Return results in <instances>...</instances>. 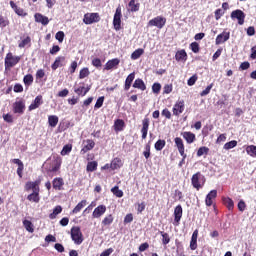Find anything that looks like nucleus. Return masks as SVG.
<instances>
[{
	"label": "nucleus",
	"mask_w": 256,
	"mask_h": 256,
	"mask_svg": "<svg viewBox=\"0 0 256 256\" xmlns=\"http://www.w3.org/2000/svg\"><path fill=\"white\" fill-rule=\"evenodd\" d=\"M25 100L23 98H18L13 104H12V111L15 115H23L25 113Z\"/></svg>",
	"instance_id": "f257e3e1"
},
{
	"label": "nucleus",
	"mask_w": 256,
	"mask_h": 256,
	"mask_svg": "<svg viewBox=\"0 0 256 256\" xmlns=\"http://www.w3.org/2000/svg\"><path fill=\"white\" fill-rule=\"evenodd\" d=\"M71 239L74 241L75 245H81L83 243V233L81 228L74 226L71 228Z\"/></svg>",
	"instance_id": "f03ea898"
},
{
	"label": "nucleus",
	"mask_w": 256,
	"mask_h": 256,
	"mask_svg": "<svg viewBox=\"0 0 256 256\" xmlns=\"http://www.w3.org/2000/svg\"><path fill=\"white\" fill-rule=\"evenodd\" d=\"M20 61V56H14L13 53H8L5 57V69H11V67H15V65H17V63Z\"/></svg>",
	"instance_id": "7ed1b4c3"
},
{
	"label": "nucleus",
	"mask_w": 256,
	"mask_h": 256,
	"mask_svg": "<svg viewBox=\"0 0 256 256\" xmlns=\"http://www.w3.org/2000/svg\"><path fill=\"white\" fill-rule=\"evenodd\" d=\"M100 20L99 13H86L83 18V23H85V25H93V23H99Z\"/></svg>",
	"instance_id": "20e7f679"
},
{
	"label": "nucleus",
	"mask_w": 256,
	"mask_h": 256,
	"mask_svg": "<svg viewBox=\"0 0 256 256\" xmlns=\"http://www.w3.org/2000/svg\"><path fill=\"white\" fill-rule=\"evenodd\" d=\"M165 23H167V19L162 16H157L154 19H151L148 22L149 27H157L158 29H163L165 27Z\"/></svg>",
	"instance_id": "39448f33"
},
{
	"label": "nucleus",
	"mask_w": 256,
	"mask_h": 256,
	"mask_svg": "<svg viewBox=\"0 0 256 256\" xmlns=\"http://www.w3.org/2000/svg\"><path fill=\"white\" fill-rule=\"evenodd\" d=\"M204 179L205 177H203L200 174V172H197L196 174H194L191 178V183L194 189H197V191H199L203 187V184H201V181H203Z\"/></svg>",
	"instance_id": "423d86ee"
},
{
	"label": "nucleus",
	"mask_w": 256,
	"mask_h": 256,
	"mask_svg": "<svg viewBox=\"0 0 256 256\" xmlns=\"http://www.w3.org/2000/svg\"><path fill=\"white\" fill-rule=\"evenodd\" d=\"M121 17H122L121 6H118L116 8V12L113 18V26L116 31H119L121 29Z\"/></svg>",
	"instance_id": "0eeeda50"
},
{
	"label": "nucleus",
	"mask_w": 256,
	"mask_h": 256,
	"mask_svg": "<svg viewBox=\"0 0 256 256\" xmlns=\"http://www.w3.org/2000/svg\"><path fill=\"white\" fill-rule=\"evenodd\" d=\"M231 19H237L238 25H243L245 23V12L243 10H234L230 15Z\"/></svg>",
	"instance_id": "6e6552de"
},
{
	"label": "nucleus",
	"mask_w": 256,
	"mask_h": 256,
	"mask_svg": "<svg viewBox=\"0 0 256 256\" xmlns=\"http://www.w3.org/2000/svg\"><path fill=\"white\" fill-rule=\"evenodd\" d=\"M185 111V101L183 100H178L172 109L173 115H175L176 117H179L181 115V113H183Z\"/></svg>",
	"instance_id": "1a4fd4ad"
},
{
	"label": "nucleus",
	"mask_w": 256,
	"mask_h": 256,
	"mask_svg": "<svg viewBox=\"0 0 256 256\" xmlns=\"http://www.w3.org/2000/svg\"><path fill=\"white\" fill-rule=\"evenodd\" d=\"M95 147V141L91 139H87L83 141V147L81 149L82 155H85V153H88V151H91Z\"/></svg>",
	"instance_id": "9d476101"
},
{
	"label": "nucleus",
	"mask_w": 256,
	"mask_h": 256,
	"mask_svg": "<svg viewBox=\"0 0 256 256\" xmlns=\"http://www.w3.org/2000/svg\"><path fill=\"white\" fill-rule=\"evenodd\" d=\"M174 143H175L181 157H187V154H185V144H183V139H181L180 137H176L174 139Z\"/></svg>",
	"instance_id": "9b49d317"
},
{
	"label": "nucleus",
	"mask_w": 256,
	"mask_h": 256,
	"mask_svg": "<svg viewBox=\"0 0 256 256\" xmlns=\"http://www.w3.org/2000/svg\"><path fill=\"white\" fill-rule=\"evenodd\" d=\"M41 105H43V96L38 95V96H36L34 101L30 104V106L28 107V110L35 111V109H39V107H41Z\"/></svg>",
	"instance_id": "f8f14e48"
},
{
	"label": "nucleus",
	"mask_w": 256,
	"mask_h": 256,
	"mask_svg": "<svg viewBox=\"0 0 256 256\" xmlns=\"http://www.w3.org/2000/svg\"><path fill=\"white\" fill-rule=\"evenodd\" d=\"M181 217H183V207L178 205L174 209V225H179L181 222Z\"/></svg>",
	"instance_id": "ddd939ff"
},
{
	"label": "nucleus",
	"mask_w": 256,
	"mask_h": 256,
	"mask_svg": "<svg viewBox=\"0 0 256 256\" xmlns=\"http://www.w3.org/2000/svg\"><path fill=\"white\" fill-rule=\"evenodd\" d=\"M105 211H107V207L105 205H99L96 207L92 213V217L94 219H99L102 215H105Z\"/></svg>",
	"instance_id": "4468645a"
},
{
	"label": "nucleus",
	"mask_w": 256,
	"mask_h": 256,
	"mask_svg": "<svg viewBox=\"0 0 256 256\" xmlns=\"http://www.w3.org/2000/svg\"><path fill=\"white\" fill-rule=\"evenodd\" d=\"M63 185H65V181L61 177L54 178L52 181V187L55 191H63Z\"/></svg>",
	"instance_id": "2eb2a0df"
},
{
	"label": "nucleus",
	"mask_w": 256,
	"mask_h": 256,
	"mask_svg": "<svg viewBox=\"0 0 256 256\" xmlns=\"http://www.w3.org/2000/svg\"><path fill=\"white\" fill-rule=\"evenodd\" d=\"M229 37H231L229 32H222L216 37V45H221L226 41H229Z\"/></svg>",
	"instance_id": "dca6fc26"
},
{
	"label": "nucleus",
	"mask_w": 256,
	"mask_h": 256,
	"mask_svg": "<svg viewBox=\"0 0 256 256\" xmlns=\"http://www.w3.org/2000/svg\"><path fill=\"white\" fill-rule=\"evenodd\" d=\"M11 162L14 163L15 165H18L17 175L21 179L23 177V169H25V165L23 164V161L15 158V159H12Z\"/></svg>",
	"instance_id": "f3484780"
},
{
	"label": "nucleus",
	"mask_w": 256,
	"mask_h": 256,
	"mask_svg": "<svg viewBox=\"0 0 256 256\" xmlns=\"http://www.w3.org/2000/svg\"><path fill=\"white\" fill-rule=\"evenodd\" d=\"M217 198V190H212L210 191L205 199V203L207 207H211L213 205V199Z\"/></svg>",
	"instance_id": "a211bd4d"
},
{
	"label": "nucleus",
	"mask_w": 256,
	"mask_h": 256,
	"mask_svg": "<svg viewBox=\"0 0 256 256\" xmlns=\"http://www.w3.org/2000/svg\"><path fill=\"white\" fill-rule=\"evenodd\" d=\"M10 7L13 9V11H15L17 15H19V17H27V13L25 12V10H23V8L18 7L14 1H10Z\"/></svg>",
	"instance_id": "6ab92c4d"
},
{
	"label": "nucleus",
	"mask_w": 256,
	"mask_h": 256,
	"mask_svg": "<svg viewBox=\"0 0 256 256\" xmlns=\"http://www.w3.org/2000/svg\"><path fill=\"white\" fill-rule=\"evenodd\" d=\"M142 139H147V133H149V118H144L142 121Z\"/></svg>",
	"instance_id": "aec40b11"
},
{
	"label": "nucleus",
	"mask_w": 256,
	"mask_h": 256,
	"mask_svg": "<svg viewBox=\"0 0 256 256\" xmlns=\"http://www.w3.org/2000/svg\"><path fill=\"white\" fill-rule=\"evenodd\" d=\"M74 91L77 95H82V97H85L87 95V93H89V91H91V87L90 86L85 87V84L82 83V85L78 88H75Z\"/></svg>",
	"instance_id": "412c9836"
},
{
	"label": "nucleus",
	"mask_w": 256,
	"mask_h": 256,
	"mask_svg": "<svg viewBox=\"0 0 256 256\" xmlns=\"http://www.w3.org/2000/svg\"><path fill=\"white\" fill-rule=\"evenodd\" d=\"M63 63H65V56H58L51 66L52 70L57 71L59 67H63Z\"/></svg>",
	"instance_id": "4be33fe9"
},
{
	"label": "nucleus",
	"mask_w": 256,
	"mask_h": 256,
	"mask_svg": "<svg viewBox=\"0 0 256 256\" xmlns=\"http://www.w3.org/2000/svg\"><path fill=\"white\" fill-rule=\"evenodd\" d=\"M119 63H121V60H119L118 58H114L112 60H109L106 64L104 69L106 71H111V69H114V67H117L119 65Z\"/></svg>",
	"instance_id": "5701e85b"
},
{
	"label": "nucleus",
	"mask_w": 256,
	"mask_h": 256,
	"mask_svg": "<svg viewBox=\"0 0 256 256\" xmlns=\"http://www.w3.org/2000/svg\"><path fill=\"white\" fill-rule=\"evenodd\" d=\"M34 19L36 23H41L42 25H49V18L47 16H43L41 13H36L34 15Z\"/></svg>",
	"instance_id": "b1692460"
},
{
	"label": "nucleus",
	"mask_w": 256,
	"mask_h": 256,
	"mask_svg": "<svg viewBox=\"0 0 256 256\" xmlns=\"http://www.w3.org/2000/svg\"><path fill=\"white\" fill-rule=\"evenodd\" d=\"M133 81H135V72H132L127 76V78L125 80V85H124L125 91H129V89H131V85H132Z\"/></svg>",
	"instance_id": "393cba45"
},
{
	"label": "nucleus",
	"mask_w": 256,
	"mask_h": 256,
	"mask_svg": "<svg viewBox=\"0 0 256 256\" xmlns=\"http://www.w3.org/2000/svg\"><path fill=\"white\" fill-rule=\"evenodd\" d=\"M197 237H199V230H195L192 234L191 241H190L191 251H195V249H197Z\"/></svg>",
	"instance_id": "a878e982"
},
{
	"label": "nucleus",
	"mask_w": 256,
	"mask_h": 256,
	"mask_svg": "<svg viewBox=\"0 0 256 256\" xmlns=\"http://www.w3.org/2000/svg\"><path fill=\"white\" fill-rule=\"evenodd\" d=\"M175 59H176V61L185 63V61H187V52L185 51V49L177 51L175 54Z\"/></svg>",
	"instance_id": "bb28decb"
},
{
	"label": "nucleus",
	"mask_w": 256,
	"mask_h": 256,
	"mask_svg": "<svg viewBox=\"0 0 256 256\" xmlns=\"http://www.w3.org/2000/svg\"><path fill=\"white\" fill-rule=\"evenodd\" d=\"M182 137L189 145L195 141V134L193 132H183Z\"/></svg>",
	"instance_id": "cd10ccee"
},
{
	"label": "nucleus",
	"mask_w": 256,
	"mask_h": 256,
	"mask_svg": "<svg viewBox=\"0 0 256 256\" xmlns=\"http://www.w3.org/2000/svg\"><path fill=\"white\" fill-rule=\"evenodd\" d=\"M31 189L33 193L39 192V182L35 181L26 183V191H31Z\"/></svg>",
	"instance_id": "c85d7f7f"
},
{
	"label": "nucleus",
	"mask_w": 256,
	"mask_h": 256,
	"mask_svg": "<svg viewBox=\"0 0 256 256\" xmlns=\"http://www.w3.org/2000/svg\"><path fill=\"white\" fill-rule=\"evenodd\" d=\"M121 167H123V162L120 160V158H114L111 161L110 169L113 171H115V169H121Z\"/></svg>",
	"instance_id": "c756f323"
},
{
	"label": "nucleus",
	"mask_w": 256,
	"mask_h": 256,
	"mask_svg": "<svg viewBox=\"0 0 256 256\" xmlns=\"http://www.w3.org/2000/svg\"><path fill=\"white\" fill-rule=\"evenodd\" d=\"M87 205V200H82L79 202L75 208L72 210L73 215H77V213H80L81 210Z\"/></svg>",
	"instance_id": "7c9ffc66"
},
{
	"label": "nucleus",
	"mask_w": 256,
	"mask_h": 256,
	"mask_svg": "<svg viewBox=\"0 0 256 256\" xmlns=\"http://www.w3.org/2000/svg\"><path fill=\"white\" fill-rule=\"evenodd\" d=\"M134 89H140V91H145L147 89V86H145V82L141 79H136L133 84Z\"/></svg>",
	"instance_id": "2f4dec72"
},
{
	"label": "nucleus",
	"mask_w": 256,
	"mask_h": 256,
	"mask_svg": "<svg viewBox=\"0 0 256 256\" xmlns=\"http://www.w3.org/2000/svg\"><path fill=\"white\" fill-rule=\"evenodd\" d=\"M28 201H31L32 203H39V192H32L30 195L27 196Z\"/></svg>",
	"instance_id": "473e14b6"
},
{
	"label": "nucleus",
	"mask_w": 256,
	"mask_h": 256,
	"mask_svg": "<svg viewBox=\"0 0 256 256\" xmlns=\"http://www.w3.org/2000/svg\"><path fill=\"white\" fill-rule=\"evenodd\" d=\"M63 211V207L61 206H56L53 209V212L49 215V219H57V215H59Z\"/></svg>",
	"instance_id": "72a5a7b5"
},
{
	"label": "nucleus",
	"mask_w": 256,
	"mask_h": 256,
	"mask_svg": "<svg viewBox=\"0 0 256 256\" xmlns=\"http://www.w3.org/2000/svg\"><path fill=\"white\" fill-rule=\"evenodd\" d=\"M48 123L50 127H57V123H59V117H57L56 115L49 116Z\"/></svg>",
	"instance_id": "f704fd0d"
},
{
	"label": "nucleus",
	"mask_w": 256,
	"mask_h": 256,
	"mask_svg": "<svg viewBox=\"0 0 256 256\" xmlns=\"http://www.w3.org/2000/svg\"><path fill=\"white\" fill-rule=\"evenodd\" d=\"M123 127H125V122L122 119H118L114 123L115 131H123Z\"/></svg>",
	"instance_id": "c9c22d12"
},
{
	"label": "nucleus",
	"mask_w": 256,
	"mask_h": 256,
	"mask_svg": "<svg viewBox=\"0 0 256 256\" xmlns=\"http://www.w3.org/2000/svg\"><path fill=\"white\" fill-rule=\"evenodd\" d=\"M97 165V161L88 162L86 171H88V173H93V171H97Z\"/></svg>",
	"instance_id": "e433bc0d"
},
{
	"label": "nucleus",
	"mask_w": 256,
	"mask_h": 256,
	"mask_svg": "<svg viewBox=\"0 0 256 256\" xmlns=\"http://www.w3.org/2000/svg\"><path fill=\"white\" fill-rule=\"evenodd\" d=\"M143 53H145V51L141 48L135 50L132 54H131V59L133 61H137V59H139V57H141V55H143Z\"/></svg>",
	"instance_id": "4c0bfd02"
},
{
	"label": "nucleus",
	"mask_w": 256,
	"mask_h": 256,
	"mask_svg": "<svg viewBox=\"0 0 256 256\" xmlns=\"http://www.w3.org/2000/svg\"><path fill=\"white\" fill-rule=\"evenodd\" d=\"M23 226L25 227L26 231H28V233H33V231H35L33 228V223L29 220H24Z\"/></svg>",
	"instance_id": "58836bf2"
},
{
	"label": "nucleus",
	"mask_w": 256,
	"mask_h": 256,
	"mask_svg": "<svg viewBox=\"0 0 256 256\" xmlns=\"http://www.w3.org/2000/svg\"><path fill=\"white\" fill-rule=\"evenodd\" d=\"M128 7H129L128 10L132 11L133 13L139 10V3L135 2V0H131L128 4Z\"/></svg>",
	"instance_id": "ea45409f"
},
{
	"label": "nucleus",
	"mask_w": 256,
	"mask_h": 256,
	"mask_svg": "<svg viewBox=\"0 0 256 256\" xmlns=\"http://www.w3.org/2000/svg\"><path fill=\"white\" fill-rule=\"evenodd\" d=\"M246 153L247 155H250V157H256V146L255 145L247 146Z\"/></svg>",
	"instance_id": "a19ab883"
},
{
	"label": "nucleus",
	"mask_w": 256,
	"mask_h": 256,
	"mask_svg": "<svg viewBox=\"0 0 256 256\" xmlns=\"http://www.w3.org/2000/svg\"><path fill=\"white\" fill-rule=\"evenodd\" d=\"M30 44H31V37L27 36L21 42H19L18 47L20 49H23V48L27 47V45H30Z\"/></svg>",
	"instance_id": "79ce46f5"
},
{
	"label": "nucleus",
	"mask_w": 256,
	"mask_h": 256,
	"mask_svg": "<svg viewBox=\"0 0 256 256\" xmlns=\"http://www.w3.org/2000/svg\"><path fill=\"white\" fill-rule=\"evenodd\" d=\"M111 193H113L115 197H118V198L123 197V190H120L119 186H114L113 188H111Z\"/></svg>",
	"instance_id": "37998d69"
},
{
	"label": "nucleus",
	"mask_w": 256,
	"mask_h": 256,
	"mask_svg": "<svg viewBox=\"0 0 256 256\" xmlns=\"http://www.w3.org/2000/svg\"><path fill=\"white\" fill-rule=\"evenodd\" d=\"M167 143L165 142V140H158L155 144L154 147L156 149V151H163V148L165 147Z\"/></svg>",
	"instance_id": "c03bdc74"
},
{
	"label": "nucleus",
	"mask_w": 256,
	"mask_h": 256,
	"mask_svg": "<svg viewBox=\"0 0 256 256\" xmlns=\"http://www.w3.org/2000/svg\"><path fill=\"white\" fill-rule=\"evenodd\" d=\"M90 74L91 72H89V68L85 67L80 70L79 79H85L86 77H89Z\"/></svg>",
	"instance_id": "a18cd8bd"
},
{
	"label": "nucleus",
	"mask_w": 256,
	"mask_h": 256,
	"mask_svg": "<svg viewBox=\"0 0 256 256\" xmlns=\"http://www.w3.org/2000/svg\"><path fill=\"white\" fill-rule=\"evenodd\" d=\"M235 147H237V141L236 140H232L230 142H227L226 144H224V149L226 151H229V149H235Z\"/></svg>",
	"instance_id": "49530a36"
},
{
	"label": "nucleus",
	"mask_w": 256,
	"mask_h": 256,
	"mask_svg": "<svg viewBox=\"0 0 256 256\" xmlns=\"http://www.w3.org/2000/svg\"><path fill=\"white\" fill-rule=\"evenodd\" d=\"M224 204L229 209V211H233V208L235 207V203L233 202V200L231 198H225Z\"/></svg>",
	"instance_id": "de8ad7c7"
},
{
	"label": "nucleus",
	"mask_w": 256,
	"mask_h": 256,
	"mask_svg": "<svg viewBox=\"0 0 256 256\" xmlns=\"http://www.w3.org/2000/svg\"><path fill=\"white\" fill-rule=\"evenodd\" d=\"M209 153V148L202 146L197 151V157H203V155H207Z\"/></svg>",
	"instance_id": "09e8293b"
},
{
	"label": "nucleus",
	"mask_w": 256,
	"mask_h": 256,
	"mask_svg": "<svg viewBox=\"0 0 256 256\" xmlns=\"http://www.w3.org/2000/svg\"><path fill=\"white\" fill-rule=\"evenodd\" d=\"M23 81H24V84L29 87V85L33 84V75L27 74L26 76H24Z\"/></svg>",
	"instance_id": "8fccbe9b"
},
{
	"label": "nucleus",
	"mask_w": 256,
	"mask_h": 256,
	"mask_svg": "<svg viewBox=\"0 0 256 256\" xmlns=\"http://www.w3.org/2000/svg\"><path fill=\"white\" fill-rule=\"evenodd\" d=\"M55 39H57V41H59V43H63V41L65 39V32L64 31H58L55 35Z\"/></svg>",
	"instance_id": "3c124183"
},
{
	"label": "nucleus",
	"mask_w": 256,
	"mask_h": 256,
	"mask_svg": "<svg viewBox=\"0 0 256 256\" xmlns=\"http://www.w3.org/2000/svg\"><path fill=\"white\" fill-rule=\"evenodd\" d=\"M73 149V147L69 144L65 145L61 151V155L65 156V155H69V153H71V150Z\"/></svg>",
	"instance_id": "603ef678"
},
{
	"label": "nucleus",
	"mask_w": 256,
	"mask_h": 256,
	"mask_svg": "<svg viewBox=\"0 0 256 256\" xmlns=\"http://www.w3.org/2000/svg\"><path fill=\"white\" fill-rule=\"evenodd\" d=\"M105 101V97L101 96L97 99L96 103H95V109H101V107H103V102Z\"/></svg>",
	"instance_id": "864d4df0"
},
{
	"label": "nucleus",
	"mask_w": 256,
	"mask_h": 256,
	"mask_svg": "<svg viewBox=\"0 0 256 256\" xmlns=\"http://www.w3.org/2000/svg\"><path fill=\"white\" fill-rule=\"evenodd\" d=\"M211 89H213V84H210L206 87L205 90H203L201 93H200V96L201 97H205L207 95H209V93H211Z\"/></svg>",
	"instance_id": "5fc2aeb1"
},
{
	"label": "nucleus",
	"mask_w": 256,
	"mask_h": 256,
	"mask_svg": "<svg viewBox=\"0 0 256 256\" xmlns=\"http://www.w3.org/2000/svg\"><path fill=\"white\" fill-rule=\"evenodd\" d=\"M143 155L145 159H149V157H151V145L147 144L145 146V151L143 152Z\"/></svg>",
	"instance_id": "6e6d98bb"
},
{
	"label": "nucleus",
	"mask_w": 256,
	"mask_h": 256,
	"mask_svg": "<svg viewBox=\"0 0 256 256\" xmlns=\"http://www.w3.org/2000/svg\"><path fill=\"white\" fill-rule=\"evenodd\" d=\"M111 223H113V215L106 216L102 221V225H111Z\"/></svg>",
	"instance_id": "4d7b16f0"
},
{
	"label": "nucleus",
	"mask_w": 256,
	"mask_h": 256,
	"mask_svg": "<svg viewBox=\"0 0 256 256\" xmlns=\"http://www.w3.org/2000/svg\"><path fill=\"white\" fill-rule=\"evenodd\" d=\"M190 49L193 53H199V43L197 42H192L190 44Z\"/></svg>",
	"instance_id": "13d9d810"
},
{
	"label": "nucleus",
	"mask_w": 256,
	"mask_h": 256,
	"mask_svg": "<svg viewBox=\"0 0 256 256\" xmlns=\"http://www.w3.org/2000/svg\"><path fill=\"white\" fill-rule=\"evenodd\" d=\"M169 241H171V238H169V234L162 233V243H163V245H169Z\"/></svg>",
	"instance_id": "bf43d9fd"
},
{
	"label": "nucleus",
	"mask_w": 256,
	"mask_h": 256,
	"mask_svg": "<svg viewBox=\"0 0 256 256\" xmlns=\"http://www.w3.org/2000/svg\"><path fill=\"white\" fill-rule=\"evenodd\" d=\"M195 83H197V75H193L188 79L187 85H189V87H193V85H195Z\"/></svg>",
	"instance_id": "052dcab7"
},
{
	"label": "nucleus",
	"mask_w": 256,
	"mask_h": 256,
	"mask_svg": "<svg viewBox=\"0 0 256 256\" xmlns=\"http://www.w3.org/2000/svg\"><path fill=\"white\" fill-rule=\"evenodd\" d=\"M9 25V20L3 16H0V27L5 28Z\"/></svg>",
	"instance_id": "680f3d73"
},
{
	"label": "nucleus",
	"mask_w": 256,
	"mask_h": 256,
	"mask_svg": "<svg viewBox=\"0 0 256 256\" xmlns=\"http://www.w3.org/2000/svg\"><path fill=\"white\" fill-rule=\"evenodd\" d=\"M92 65H93V67H96L97 69H99V67H102L103 64L101 63V59L94 58L92 60Z\"/></svg>",
	"instance_id": "e2e57ef3"
},
{
	"label": "nucleus",
	"mask_w": 256,
	"mask_h": 256,
	"mask_svg": "<svg viewBox=\"0 0 256 256\" xmlns=\"http://www.w3.org/2000/svg\"><path fill=\"white\" fill-rule=\"evenodd\" d=\"M152 91L153 93L159 94L161 91V85L159 83H154L152 85Z\"/></svg>",
	"instance_id": "0e129e2a"
},
{
	"label": "nucleus",
	"mask_w": 256,
	"mask_h": 256,
	"mask_svg": "<svg viewBox=\"0 0 256 256\" xmlns=\"http://www.w3.org/2000/svg\"><path fill=\"white\" fill-rule=\"evenodd\" d=\"M3 119L6 123H13V115L11 114H4Z\"/></svg>",
	"instance_id": "69168bd1"
},
{
	"label": "nucleus",
	"mask_w": 256,
	"mask_h": 256,
	"mask_svg": "<svg viewBox=\"0 0 256 256\" xmlns=\"http://www.w3.org/2000/svg\"><path fill=\"white\" fill-rule=\"evenodd\" d=\"M124 223L127 224V223H133V214L130 213V214H127L125 217H124Z\"/></svg>",
	"instance_id": "338daca9"
},
{
	"label": "nucleus",
	"mask_w": 256,
	"mask_h": 256,
	"mask_svg": "<svg viewBox=\"0 0 256 256\" xmlns=\"http://www.w3.org/2000/svg\"><path fill=\"white\" fill-rule=\"evenodd\" d=\"M246 207H247V205L245 204V201L240 200L238 202V209H239V211H241V212L245 211Z\"/></svg>",
	"instance_id": "774afa93"
}]
</instances>
